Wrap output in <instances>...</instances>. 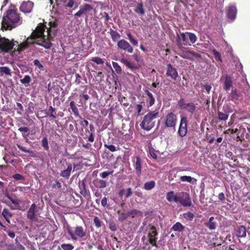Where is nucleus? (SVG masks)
Wrapping results in <instances>:
<instances>
[{
	"label": "nucleus",
	"mask_w": 250,
	"mask_h": 250,
	"mask_svg": "<svg viewBox=\"0 0 250 250\" xmlns=\"http://www.w3.org/2000/svg\"><path fill=\"white\" fill-rule=\"evenodd\" d=\"M230 100L232 101L235 102L238 100L239 98L240 97V94L237 93L236 89H232L231 93L229 95Z\"/></svg>",
	"instance_id": "nucleus-32"
},
{
	"label": "nucleus",
	"mask_w": 250,
	"mask_h": 250,
	"mask_svg": "<svg viewBox=\"0 0 250 250\" xmlns=\"http://www.w3.org/2000/svg\"><path fill=\"white\" fill-rule=\"evenodd\" d=\"M218 197L219 199L220 200H221L222 203H224L225 197V195H224V193L221 192V193H219Z\"/></svg>",
	"instance_id": "nucleus-60"
},
{
	"label": "nucleus",
	"mask_w": 250,
	"mask_h": 250,
	"mask_svg": "<svg viewBox=\"0 0 250 250\" xmlns=\"http://www.w3.org/2000/svg\"><path fill=\"white\" fill-rule=\"evenodd\" d=\"M109 228L112 231H115L117 230L116 225L113 222H111L109 224Z\"/></svg>",
	"instance_id": "nucleus-58"
},
{
	"label": "nucleus",
	"mask_w": 250,
	"mask_h": 250,
	"mask_svg": "<svg viewBox=\"0 0 250 250\" xmlns=\"http://www.w3.org/2000/svg\"><path fill=\"white\" fill-rule=\"evenodd\" d=\"M232 78L230 75H227L225 77L223 88L226 91L229 90L230 88L232 86Z\"/></svg>",
	"instance_id": "nucleus-19"
},
{
	"label": "nucleus",
	"mask_w": 250,
	"mask_h": 250,
	"mask_svg": "<svg viewBox=\"0 0 250 250\" xmlns=\"http://www.w3.org/2000/svg\"><path fill=\"white\" fill-rule=\"evenodd\" d=\"M68 234L73 241H77L79 239L85 240L87 238L86 229L81 226H76L72 228L69 225L66 227Z\"/></svg>",
	"instance_id": "nucleus-5"
},
{
	"label": "nucleus",
	"mask_w": 250,
	"mask_h": 250,
	"mask_svg": "<svg viewBox=\"0 0 250 250\" xmlns=\"http://www.w3.org/2000/svg\"><path fill=\"white\" fill-rule=\"evenodd\" d=\"M109 33L113 42H116L121 38L120 34L117 31L114 30L111 28L109 29Z\"/></svg>",
	"instance_id": "nucleus-28"
},
{
	"label": "nucleus",
	"mask_w": 250,
	"mask_h": 250,
	"mask_svg": "<svg viewBox=\"0 0 250 250\" xmlns=\"http://www.w3.org/2000/svg\"><path fill=\"white\" fill-rule=\"evenodd\" d=\"M178 105L180 109H185L188 105V103H186L184 99L181 98L178 102Z\"/></svg>",
	"instance_id": "nucleus-37"
},
{
	"label": "nucleus",
	"mask_w": 250,
	"mask_h": 250,
	"mask_svg": "<svg viewBox=\"0 0 250 250\" xmlns=\"http://www.w3.org/2000/svg\"><path fill=\"white\" fill-rule=\"evenodd\" d=\"M17 42L14 39L9 40L4 37H0V53H5L9 52L16 46L17 48Z\"/></svg>",
	"instance_id": "nucleus-7"
},
{
	"label": "nucleus",
	"mask_w": 250,
	"mask_h": 250,
	"mask_svg": "<svg viewBox=\"0 0 250 250\" xmlns=\"http://www.w3.org/2000/svg\"><path fill=\"white\" fill-rule=\"evenodd\" d=\"M180 180L182 182H187L192 184L194 183V181H196V179L189 176H182L180 177Z\"/></svg>",
	"instance_id": "nucleus-34"
},
{
	"label": "nucleus",
	"mask_w": 250,
	"mask_h": 250,
	"mask_svg": "<svg viewBox=\"0 0 250 250\" xmlns=\"http://www.w3.org/2000/svg\"><path fill=\"white\" fill-rule=\"evenodd\" d=\"M166 199L169 202L180 204L184 207H189L192 206V201L189 194L185 191L175 193L170 191L166 193Z\"/></svg>",
	"instance_id": "nucleus-4"
},
{
	"label": "nucleus",
	"mask_w": 250,
	"mask_h": 250,
	"mask_svg": "<svg viewBox=\"0 0 250 250\" xmlns=\"http://www.w3.org/2000/svg\"><path fill=\"white\" fill-rule=\"evenodd\" d=\"M171 229L174 231L182 232L185 229V226H184L181 223L177 222L173 225Z\"/></svg>",
	"instance_id": "nucleus-30"
},
{
	"label": "nucleus",
	"mask_w": 250,
	"mask_h": 250,
	"mask_svg": "<svg viewBox=\"0 0 250 250\" xmlns=\"http://www.w3.org/2000/svg\"><path fill=\"white\" fill-rule=\"evenodd\" d=\"M144 92L147 96V99L146 100L147 106H151L154 104L155 102V100L153 94L147 89H144Z\"/></svg>",
	"instance_id": "nucleus-20"
},
{
	"label": "nucleus",
	"mask_w": 250,
	"mask_h": 250,
	"mask_svg": "<svg viewBox=\"0 0 250 250\" xmlns=\"http://www.w3.org/2000/svg\"><path fill=\"white\" fill-rule=\"evenodd\" d=\"M93 223L94 226L97 228H99L102 226V222L98 216H94L93 219Z\"/></svg>",
	"instance_id": "nucleus-43"
},
{
	"label": "nucleus",
	"mask_w": 250,
	"mask_h": 250,
	"mask_svg": "<svg viewBox=\"0 0 250 250\" xmlns=\"http://www.w3.org/2000/svg\"><path fill=\"white\" fill-rule=\"evenodd\" d=\"M176 42L177 46L181 50H183L185 48L184 47V45H191L190 43H189L188 42V32L182 33L180 35H177Z\"/></svg>",
	"instance_id": "nucleus-9"
},
{
	"label": "nucleus",
	"mask_w": 250,
	"mask_h": 250,
	"mask_svg": "<svg viewBox=\"0 0 250 250\" xmlns=\"http://www.w3.org/2000/svg\"><path fill=\"white\" fill-rule=\"evenodd\" d=\"M66 165L67 166L66 169L62 170L60 173V175L65 179H68L70 175L72 169V165L69 162H66Z\"/></svg>",
	"instance_id": "nucleus-18"
},
{
	"label": "nucleus",
	"mask_w": 250,
	"mask_h": 250,
	"mask_svg": "<svg viewBox=\"0 0 250 250\" xmlns=\"http://www.w3.org/2000/svg\"><path fill=\"white\" fill-rule=\"evenodd\" d=\"M155 186V182L154 181H150L144 184V188L146 190H149L153 188Z\"/></svg>",
	"instance_id": "nucleus-35"
},
{
	"label": "nucleus",
	"mask_w": 250,
	"mask_h": 250,
	"mask_svg": "<svg viewBox=\"0 0 250 250\" xmlns=\"http://www.w3.org/2000/svg\"><path fill=\"white\" fill-rule=\"evenodd\" d=\"M3 230L6 231L8 235L12 238H14L15 237V233L14 232H11L10 230H6V229H3Z\"/></svg>",
	"instance_id": "nucleus-59"
},
{
	"label": "nucleus",
	"mask_w": 250,
	"mask_h": 250,
	"mask_svg": "<svg viewBox=\"0 0 250 250\" xmlns=\"http://www.w3.org/2000/svg\"><path fill=\"white\" fill-rule=\"evenodd\" d=\"M37 205L34 203L31 205L27 212V218L31 221H36L38 220L36 214L37 212Z\"/></svg>",
	"instance_id": "nucleus-14"
},
{
	"label": "nucleus",
	"mask_w": 250,
	"mask_h": 250,
	"mask_svg": "<svg viewBox=\"0 0 250 250\" xmlns=\"http://www.w3.org/2000/svg\"><path fill=\"white\" fill-rule=\"evenodd\" d=\"M18 130L21 132L27 133L29 131V129L27 127H21L18 129Z\"/></svg>",
	"instance_id": "nucleus-63"
},
{
	"label": "nucleus",
	"mask_w": 250,
	"mask_h": 250,
	"mask_svg": "<svg viewBox=\"0 0 250 250\" xmlns=\"http://www.w3.org/2000/svg\"><path fill=\"white\" fill-rule=\"evenodd\" d=\"M98 183L100 184L99 187L101 188H103L106 187V183L104 180H100L98 181Z\"/></svg>",
	"instance_id": "nucleus-56"
},
{
	"label": "nucleus",
	"mask_w": 250,
	"mask_h": 250,
	"mask_svg": "<svg viewBox=\"0 0 250 250\" xmlns=\"http://www.w3.org/2000/svg\"><path fill=\"white\" fill-rule=\"evenodd\" d=\"M88 124H89L88 122L86 120H83V121H81V122L80 123L81 125L84 128L87 127L88 125Z\"/></svg>",
	"instance_id": "nucleus-64"
},
{
	"label": "nucleus",
	"mask_w": 250,
	"mask_h": 250,
	"mask_svg": "<svg viewBox=\"0 0 250 250\" xmlns=\"http://www.w3.org/2000/svg\"><path fill=\"white\" fill-rule=\"evenodd\" d=\"M134 11L139 15L144 16L145 14V10L144 8L143 3L142 2L138 3L135 8L134 9Z\"/></svg>",
	"instance_id": "nucleus-24"
},
{
	"label": "nucleus",
	"mask_w": 250,
	"mask_h": 250,
	"mask_svg": "<svg viewBox=\"0 0 250 250\" xmlns=\"http://www.w3.org/2000/svg\"><path fill=\"white\" fill-rule=\"evenodd\" d=\"M117 46L118 49L120 50H124L129 53L133 52V47L124 39H122L118 42Z\"/></svg>",
	"instance_id": "nucleus-13"
},
{
	"label": "nucleus",
	"mask_w": 250,
	"mask_h": 250,
	"mask_svg": "<svg viewBox=\"0 0 250 250\" xmlns=\"http://www.w3.org/2000/svg\"><path fill=\"white\" fill-rule=\"evenodd\" d=\"M104 146L106 148H107L111 152H114V151H116V147L113 145H107V144H104Z\"/></svg>",
	"instance_id": "nucleus-53"
},
{
	"label": "nucleus",
	"mask_w": 250,
	"mask_h": 250,
	"mask_svg": "<svg viewBox=\"0 0 250 250\" xmlns=\"http://www.w3.org/2000/svg\"><path fill=\"white\" fill-rule=\"evenodd\" d=\"M212 52L213 53V55L214 56V58L216 59V60L219 61L221 62H222V60L221 54L218 51H217L216 49H213L212 50Z\"/></svg>",
	"instance_id": "nucleus-44"
},
{
	"label": "nucleus",
	"mask_w": 250,
	"mask_h": 250,
	"mask_svg": "<svg viewBox=\"0 0 250 250\" xmlns=\"http://www.w3.org/2000/svg\"><path fill=\"white\" fill-rule=\"evenodd\" d=\"M166 75L171 79L175 80L178 77L176 69L173 67L170 63L167 64Z\"/></svg>",
	"instance_id": "nucleus-15"
},
{
	"label": "nucleus",
	"mask_w": 250,
	"mask_h": 250,
	"mask_svg": "<svg viewBox=\"0 0 250 250\" xmlns=\"http://www.w3.org/2000/svg\"><path fill=\"white\" fill-rule=\"evenodd\" d=\"M205 226L208 228L210 230H213L216 229L217 226V223L215 221L214 217H210L209 221L204 223Z\"/></svg>",
	"instance_id": "nucleus-21"
},
{
	"label": "nucleus",
	"mask_w": 250,
	"mask_h": 250,
	"mask_svg": "<svg viewBox=\"0 0 250 250\" xmlns=\"http://www.w3.org/2000/svg\"><path fill=\"white\" fill-rule=\"evenodd\" d=\"M189 113L193 114L196 110V106L193 103H188V105L185 109Z\"/></svg>",
	"instance_id": "nucleus-36"
},
{
	"label": "nucleus",
	"mask_w": 250,
	"mask_h": 250,
	"mask_svg": "<svg viewBox=\"0 0 250 250\" xmlns=\"http://www.w3.org/2000/svg\"><path fill=\"white\" fill-rule=\"evenodd\" d=\"M46 26L43 23L39 24L30 36L27 37L25 41L22 42H17V48H14V51L21 52L27 49L30 45L36 43L42 46L46 49L51 47L52 43L50 42V35L49 32L46 31L47 36L44 34Z\"/></svg>",
	"instance_id": "nucleus-1"
},
{
	"label": "nucleus",
	"mask_w": 250,
	"mask_h": 250,
	"mask_svg": "<svg viewBox=\"0 0 250 250\" xmlns=\"http://www.w3.org/2000/svg\"><path fill=\"white\" fill-rule=\"evenodd\" d=\"M136 110L137 111V113L138 115L140 114V112L142 110V105L140 104H138L135 106Z\"/></svg>",
	"instance_id": "nucleus-62"
},
{
	"label": "nucleus",
	"mask_w": 250,
	"mask_h": 250,
	"mask_svg": "<svg viewBox=\"0 0 250 250\" xmlns=\"http://www.w3.org/2000/svg\"><path fill=\"white\" fill-rule=\"evenodd\" d=\"M188 38L191 43H195L197 41V37L195 34L191 32H188Z\"/></svg>",
	"instance_id": "nucleus-41"
},
{
	"label": "nucleus",
	"mask_w": 250,
	"mask_h": 250,
	"mask_svg": "<svg viewBox=\"0 0 250 250\" xmlns=\"http://www.w3.org/2000/svg\"><path fill=\"white\" fill-rule=\"evenodd\" d=\"M237 236L238 237H245L246 236V229L243 226H240L236 230Z\"/></svg>",
	"instance_id": "nucleus-27"
},
{
	"label": "nucleus",
	"mask_w": 250,
	"mask_h": 250,
	"mask_svg": "<svg viewBox=\"0 0 250 250\" xmlns=\"http://www.w3.org/2000/svg\"><path fill=\"white\" fill-rule=\"evenodd\" d=\"M113 173V170L108 171H104L100 174V176L103 179L105 178L107 176L112 175Z\"/></svg>",
	"instance_id": "nucleus-49"
},
{
	"label": "nucleus",
	"mask_w": 250,
	"mask_h": 250,
	"mask_svg": "<svg viewBox=\"0 0 250 250\" xmlns=\"http://www.w3.org/2000/svg\"><path fill=\"white\" fill-rule=\"evenodd\" d=\"M132 165L138 176H140L142 172V161L139 155L132 157Z\"/></svg>",
	"instance_id": "nucleus-11"
},
{
	"label": "nucleus",
	"mask_w": 250,
	"mask_h": 250,
	"mask_svg": "<svg viewBox=\"0 0 250 250\" xmlns=\"http://www.w3.org/2000/svg\"><path fill=\"white\" fill-rule=\"evenodd\" d=\"M2 215L3 216V217L5 219L6 221L8 223H10V219L12 216V213L10 212L8 209L4 208L2 210Z\"/></svg>",
	"instance_id": "nucleus-29"
},
{
	"label": "nucleus",
	"mask_w": 250,
	"mask_h": 250,
	"mask_svg": "<svg viewBox=\"0 0 250 250\" xmlns=\"http://www.w3.org/2000/svg\"><path fill=\"white\" fill-rule=\"evenodd\" d=\"M0 72L8 76H11L10 69L6 66L0 67Z\"/></svg>",
	"instance_id": "nucleus-39"
},
{
	"label": "nucleus",
	"mask_w": 250,
	"mask_h": 250,
	"mask_svg": "<svg viewBox=\"0 0 250 250\" xmlns=\"http://www.w3.org/2000/svg\"><path fill=\"white\" fill-rule=\"evenodd\" d=\"M91 60L97 64H103L104 63V60L98 57H93Z\"/></svg>",
	"instance_id": "nucleus-45"
},
{
	"label": "nucleus",
	"mask_w": 250,
	"mask_h": 250,
	"mask_svg": "<svg viewBox=\"0 0 250 250\" xmlns=\"http://www.w3.org/2000/svg\"><path fill=\"white\" fill-rule=\"evenodd\" d=\"M121 62L123 63L127 67L131 69L132 70L137 69V67L135 64L125 58H122L121 59Z\"/></svg>",
	"instance_id": "nucleus-25"
},
{
	"label": "nucleus",
	"mask_w": 250,
	"mask_h": 250,
	"mask_svg": "<svg viewBox=\"0 0 250 250\" xmlns=\"http://www.w3.org/2000/svg\"><path fill=\"white\" fill-rule=\"evenodd\" d=\"M149 154L152 158H153L154 159H157V155L156 153L155 150L153 148L150 149Z\"/></svg>",
	"instance_id": "nucleus-54"
},
{
	"label": "nucleus",
	"mask_w": 250,
	"mask_h": 250,
	"mask_svg": "<svg viewBox=\"0 0 250 250\" xmlns=\"http://www.w3.org/2000/svg\"><path fill=\"white\" fill-rule=\"evenodd\" d=\"M237 12L236 7L234 6H231L229 7L227 15L229 19L233 20L235 17Z\"/></svg>",
	"instance_id": "nucleus-22"
},
{
	"label": "nucleus",
	"mask_w": 250,
	"mask_h": 250,
	"mask_svg": "<svg viewBox=\"0 0 250 250\" xmlns=\"http://www.w3.org/2000/svg\"><path fill=\"white\" fill-rule=\"evenodd\" d=\"M42 146L43 147L44 150L47 151L49 150V146H48V139L47 138L45 137L43 138V139L42 141Z\"/></svg>",
	"instance_id": "nucleus-42"
},
{
	"label": "nucleus",
	"mask_w": 250,
	"mask_h": 250,
	"mask_svg": "<svg viewBox=\"0 0 250 250\" xmlns=\"http://www.w3.org/2000/svg\"><path fill=\"white\" fill-rule=\"evenodd\" d=\"M61 248L63 250H72L74 247L71 244H63L61 245Z\"/></svg>",
	"instance_id": "nucleus-46"
},
{
	"label": "nucleus",
	"mask_w": 250,
	"mask_h": 250,
	"mask_svg": "<svg viewBox=\"0 0 250 250\" xmlns=\"http://www.w3.org/2000/svg\"><path fill=\"white\" fill-rule=\"evenodd\" d=\"M186 53H188L197 58H201V55L200 54L197 53L194 51H187L186 52Z\"/></svg>",
	"instance_id": "nucleus-55"
},
{
	"label": "nucleus",
	"mask_w": 250,
	"mask_h": 250,
	"mask_svg": "<svg viewBox=\"0 0 250 250\" xmlns=\"http://www.w3.org/2000/svg\"><path fill=\"white\" fill-rule=\"evenodd\" d=\"M117 213L119 215L118 220L119 221H123L128 217V212L127 213H125L124 211L118 210L117 211Z\"/></svg>",
	"instance_id": "nucleus-33"
},
{
	"label": "nucleus",
	"mask_w": 250,
	"mask_h": 250,
	"mask_svg": "<svg viewBox=\"0 0 250 250\" xmlns=\"http://www.w3.org/2000/svg\"><path fill=\"white\" fill-rule=\"evenodd\" d=\"M22 19L17 11L14 9H9L6 11L3 17L1 28L5 30H11L21 24Z\"/></svg>",
	"instance_id": "nucleus-2"
},
{
	"label": "nucleus",
	"mask_w": 250,
	"mask_h": 250,
	"mask_svg": "<svg viewBox=\"0 0 250 250\" xmlns=\"http://www.w3.org/2000/svg\"><path fill=\"white\" fill-rule=\"evenodd\" d=\"M49 25H50V28L49 29H47V31H48L50 33V35L51 36V37H50V41H51L52 40V38H53V37L51 36V28L57 27L58 24L56 21H53V22L51 21V22H49Z\"/></svg>",
	"instance_id": "nucleus-48"
},
{
	"label": "nucleus",
	"mask_w": 250,
	"mask_h": 250,
	"mask_svg": "<svg viewBox=\"0 0 250 250\" xmlns=\"http://www.w3.org/2000/svg\"><path fill=\"white\" fill-rule=\"evenodd\" d=\"M11 250H25L24 247L21 244H19L17 247H12Z\"/></svg>",
	"instance_id": "nucleus-57"
},
{
	"label": "nucleus",
	"mask_w": 250,
	"mask_h": 250,
	"mask_svg": "<svg viewBox=\"0 0 250 250\" xmlns=\"http://www.w3.org/2000/svg\"><path fill=\"white\" fill-rule=\"evenodd\" d=\"M128 217L134 218L135 217H142L143 212L139 210L133 209L128 211Z\"/></svg>",
	"instance_id": "nucleus-23"
},
{
	"label": "nucleus",
	"mask_w": 250,
	"mask_h": 250,
	"mask_svg": "<svg viewBox=\"0 0 250 250\" xmlns=\"http://www.w3.org/2000/svg\"><path fill=\"white\" fill-rule=\"evenodd\" d=\"M113 67L115 71L118 74H120L122 72V69L120 66L116 62H112Z\"/></svg>",
	"instance_id": "nucleus-47"
},
{
	"label": "nucleus",
	"mask_w": 250,
	"mask_h": 250,
	"mask_svg": "<svg viewBox=\"0 0 250 250\" xmlns=\"http://www.w3.org/2000/svg\"><path fill=\"white\" fill-rule=\"evenodd\" d=\"M158 110L149 112L144 117L143 120L140 124L141 128L146 130H150L155 125V119L159 117Z\"/></svg>",
	"instance_id": "nucleus-6"
},
{
	"label": "nucleus",
	"mask_w": 250,
	"mask_h": 250,
	"mask_svg": "<svg viewBox=\"0 0 250 250\" xmlns=\"http://www.w3.org/2000/svg\"><path fill=\"white\" fill-rule=\"evenodd\" d=\"M31 81V78L29 75H25L23 79L20 80L21 83L26 86L29 85Z\"/></svg>",
	"instance_id": "nucleus-38"
},
{
	"label": "nucleus",
	"mask_w": 250,
	"mask_h": 250,
	"mask_svg": "<svg viewBox=\"0 0 250 250\" xmlns=\"http://www.w3.org/2000/svg\"><path fill=\"white\" fill-rule=\"evenodd\" d=\"M182 216L186 220L189 221H192L195 217L194 214L190 211H188L184 213Z\"/></svg>",
	"instance_id": "nucleus-31"
},
{
	"label": "nucleus",
	"mask_w": 250,
	"mask_h": 250,
	"mask_svg": "<svg viewBox=\"0 0 250 250\" xmlns=\"http://www.w3.org/2000/svg\"><path fill=\"white\" fill-rule=\"evenodd\" d=\"M92 10L93 7L91 5L88 4H85L84 5L80 7V10L75 14L74 16L80 17L83 14H86L87 12Z\"/></svg>",
	"instance_id": "nucleus-17"
},
{
	"label": "nucleus",
	"mask_w": 250,
	"mask_h": 250,
	"mask_svg": "<svg viewBox=\"0 0 250 250\" xmlns=\"http://www.w3.org/2000/svg\"><path fill=\"white\" fill-rule=\"evenodd\" d=\"M232 110L228 105H224L223 107V111H219L218 112V118L220 121H226L229 117V113H231Z\"/></svg>",
	"instance_id": "nucleus-12"
},
{
	"label": "nucleus",
	"mask_w": 250,
	"mask_h": 250,
	"mask_svg": "<svg viewBox=\"0 0 250 250\" xmlns=\"http://www.w3.org/2000/svg\"><path fill=\"white\" fill-rule=\"evenodd\" d=\"M5 196L11 202V203L15 206L18 207L19 206V202L15 199H13L11 196L7 194Z\"/></svg>",
	"instance_id": "nucleus-50"
},
{
	"label": "nucleus",
	"mask_w": 250,
	"mask_h": 250,
	"mask_svg": "<svg viewBox=\"0 0 250 250\" xmlns=\"http://www.w3.org/2000/svg\"><path fill=\"white\" fill-rule=\"evenodd\" d=\"M132 194V191L131 188H128L126 189V193L125 194V198H128Z\"/></svg>",
	"instance_id": "nucleus-61"
},
{
	"label": "nucleus",
	"mask_w": 250,
	"mask_h": 250,
	"mask_svg": "<svg viewBox=\"0 0 250 250\" xmlns=\"http://www.w3.org/2000/svg\"><path fill=\"white\" fill-rule=\"evenodd\" d=\"M177 122V117L175 114L170 112L164 117L163 123L165 127L175 129Z\"/></svg>",
	"instance_id": "nucleus-8"
},
{
	"label": "nucleus",
	"mask_w": 250,
	"mask_h": 250,
	"mask_svg": "<svg viewBox=\"0 0 250 250\" xmlns=\"http://www.w3.org/2000/svg\"><path fill=\"white\" fill-rule=\"evenodd\" d=\"M188 132V119L186 117L181 118L179 129L178 130V135L183 137L185 136Z\"/></svg>",
	"instance_id": "nucleus-10"
},
{
	"label": "nucleus",
	"mask_w": 250,
	"mask_h": 250,
	"mask_svg": "<svg viewBox=\"0 0 250 250\" xmlns=\"http://www.w3.org/2000/svg\"><path fill=\"white\" fill-rule=\"evenodd\" d=\"M70 107L71 109L72 112H73L75 116L79 117L80 118H82V117L79 114V109L76 105V103L74 101H71L69 104Z\"/></svg>",
	"instance_id": "nucleus-26"
},
{
	"label": "nucleus",
	"mask_w": 250,
	"mask_h": 250,
	"mask_svg": "<svg viewBox=\"0 0 250 250\" xmlns=\"http://www.w3.org/2000/svg\"><path fill=\"white\" fill-rule=\"evenodd\" d=\"M33 5V3L31 1H24L20 7V11L24 13H30L32 10Z\"/></svg>",
	"instance_id": "nucleus-16"
},
{
	"label": "nucleus",
	"mask_w": 250,
	"mask_h": 250,
	"mask_svg": "<svg viewBox=\"0 0 250 250\" xmlns=\"http://www.w3.org/2000/svg\"><path fill=\"white\" fill-rule=\"evenodd\" d=\"M146 237L144 236L142 240L143 241V249L145 250H150L151 246L158 248L157 243L158 232L156 227L152 224H149L146 227Z\"/></svg>",
	"instance_id": "nucleus-3"
},
{
	"label": "nucleus",
	"mask_w": 250,
	"mask_h": 250,
	"mask_svg": "<svg viewBox=\"0 0 250 250\" xmlns=\"http://www.w3.org/2000/svg\"><path fill=\"white\" fill-rule=\"evenodd\" d=\"M12 177L16 180H23L24 179L23 176L22 175L19 173L14 174L12 176Z\"/></svg>",
	"instance_id": "nucleus-52"
},
{
	"label": "nucleus",
	"mask_w": 250,
	"mask_h": 250,
	"mask_svg": "<svg viewBox=\"0 0 250 250\" xmlns=\"http://www.w3.org/2000/svg\"><path fill=\"white\" fill-rule=\"evenodd\" d=\"M48 112H50L49 114L48 112H46V114L49 115V116L53 118H56V113L55 112V108H53L52 106H50L49 107L48 109Z\"/></svg>",
	"instance_id": "nucleus-40"
},
{
	"label": "nucleus",
	"mask_w": 250,
	"mask_h": 250,
	"mask_svg": "<svg viewBox=\"0 0 250 250\" xmlns=\"http://www.w3.org/2000/svg\"><path fill=\"white\" fill-rule=\"evenodd\" d=\"M33 62H34V64L35 65H36L38 68H39L40 69H41V70L43 69V66L41 63V62H40V61L38 60H37V59L33 61Z\"/></svg>",
	"instance_id": "nucleus-51"
}]
</instances>
